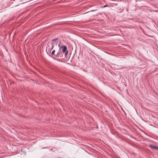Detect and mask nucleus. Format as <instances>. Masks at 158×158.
Returning <instances> with one entry per match:
<instances>
[{
	"label": "nucleus",
	"mask_w": 158,
	"mask_h": 158,
	"mask_svg": "<svg viewBox=\"0 0 158 158\" xmlns=\"http://www.w3.org/2000/svg\"><path fill=\"white\" fill-rule=\"evenodd\" d=\"M149 147L152 149H155V150H158V147L157 146L150 145H149Z\"/></svg>",
	"instance_id": "obj_2"
},
{
	"label": "nucleus",
	"mask_w": 158,
	"mask_h": 158,
	"mask_svg": "<svg viewBox=\"0 0 158 158\" xmlns=\"http://www.w3.org/2000/svg\"><path fill=\"white\" fill-rule=\"evenodd\" d=\"M58 38H55V39H53V40H52V41H56V40H58Z\"/></svg>",
	"instance_id": "obj_5"
},
{
	"label": "nucleus",
	"mask_w": 158,
	"mask_h": 158,
	"mask_svg": "<svg viewBox=\"0 0 158 158\" xmlns=\"http://www.w3.org/2000/svg\"><path fill=\"white\" fill-rule=\"evenodd\" d=\"M52 45L51 47H50L49 46H48V50L50 51L51 52V51L53 49L54 46L53 45V44H51V43H50Z\"/></svg>",
	"instance_id": "obj_3"
},
{
	"label": "nucleus",
	"mask_w": 158,
	"mask_h": 158,
	"mask_svg": "<svg viewBox=\"0 0 158 158\" xmlns=\"http://www.w3.org/2000/svg\"><path fill=\"white\" fill-rule=\"evenodd\" d=\"M106 6H107V5H104V6H103L102 7V8L105 7H106Z\"/></svg>",
	"instance_id": "obj_6"
},
{
	"label": "nucleus",
	"mask_w": 158,
	"mask_h": 158,
	"mask_svg": "<svg viewBox=\"0 0 158 158\" xmlns=\"http://www.w3.org/2000/svg\"><path fill=\"white\" fill-rule=\"evenodd\" d=\"M55 50H53L52 52V54L56 57V54H55Z\"/></svg>",
	"instance_id": "obj_4"
},
{
	"label": "nucleus",
	"mask_w": 158,
	"mask_h": 158,
	"mask_svg": "<svg viewBox=\"0 0 158 158\" xmlns=\"http://www.w3.org/2000/svg\"><path fill=\"white\" fill-rule=\"evenodd\" d=\"M68 53L67 47L65 46H61L58 52H56V57H66Z\"/></svg>",
	"instance_id": "obj_1"
}]
</instances>
